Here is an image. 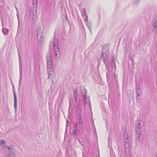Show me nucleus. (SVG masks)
<instances>
[{
	"label": "nucleus",
	"instance_id": "obj_1",
	"mask_svg": "<svg viewBox=\"0 0 157 157\" xmlns=\"http://www.w3.org/2000/svg\"><path fill=\"white\" fill-rule=\"evenodd\" d=\"M123 134L124 137L125 151L127 154L129 155L130 151V144L129 139V136L125 127L122 129Z\"/></svg>",
	"mask_w": 157,
	"mask_h": 157
},
{
	"label": "nucleus",
	"instance_id": "obj_2",
	"mask_svg": "<svg viewBox=\"0 0 157 157\" xmlns=\"http://www.w3.org/2000/svg\"><path fill=\"white\" fill-rule=\"evenodd\" d=\"M37 48L38 51H40L42 50L44 47V37L43 36L42 30L38 28L37 30Z\"/></svg>",
	"mask_w": 157,
	"mask_h": 157
},
{
	"label": "nucleus",
	"instance_id": "obj_3",
	"mask_svg": "<svg viewBox=\"0 0 157 157\" xmlns=\"http://www.w3.org/2000/svg\"><path fill=\"white\" fill-rule=\"evenodd\" d=\"M110 65L111 67V69H109L107 65H106V68L108 70V72L106 73V78L108 81V79L109 80L110 79L111 71H113L115 72L116 69V65L114 61V56H112V60Z\"/></svg>",
	"mask_w": 157,
	"mask_h": 157
},
{
	"label": "nucleus",
	"instance_id": "obj_4",
	"mask_svg": "<svg viewBox=\"0 0 157 157\" xmlns=\"http://www.w3.org/2000/svg\"><path fill=\"white\" fill-rule=\"evenodd\" d=\"M52 47L54 48L55 56H56L58 53H59V52L57 41L55 39L53 41H51L50 45L49 46L50 49Z\"/></svg>",
	"mask_w": 157,
	"mask_h": 157
},
{
	"label": "nucleus",
	"instance_id": "obj_5",
	"mask_svg": "<svg viewBox=\"0 0 157 157\" xmlns=\"http://www.w3.org/2000/svg\"><path fill=\"white\" fill-rule=\"evenodd\" d=\"M47 69L48 72H53L52 58L51 56L47 57Z\"/></svg>",
	"mask_w": 157,
	"mask_h": 157
},
{
	"label": "nucleus",
	"instance_id": "obj_6",
	"mask_svg": "<svg viewBox=\"0 0 157 157\" xmlns=\"http://www.w3.org/2000/svg\"><path fill=\"white\" fill-rule=\"evenodd\" d=\"M29 10L30 12V17H32L33 20H34L37 17V8L35 7H29Z\"/></svg>",
	"mask_w": 157,
	"mask_h": 157
},
{
	"label": "nucleus",
	"instance_id": "obj_7",
	"mask_svg": "<svg viewBox=\"0 0 157 157\" xmlns=\"http://www.w3.org/2000/svg\"><path fill=\"white\" fill-rule=\"evenodd\" d=\"M81 92L82 95V98L83 101V104L85 107V105L87 104L86 99V90L85 89H83L81 90Z\"/></svg>",
	"mask_w": 157,
	"mask_h": 157
},
{
	"label": "nucleus",
	"instance_id": "obj_8",
	"mask_svg": "<svg viewBox=\"0 0 157 157\" xmlns=\"http://www.w3.org/2000/svg\"><path fill=\"white\" fill-rule=\"evenodd\" d=\"M78 126V123L77 122H76L74 126V128L73 130V132L72 134L73 135V136L74 138H77L76 136L77 135V131H78L77 127Z\"/></svg>",
	"mask_w": 157,
	"mask_h": 157
},
{
	"label": "nucleus",
	"instance_id": "obj_9",
	"mask_svg": "<svg viewBox=\"0 0 157 157\" xmlns=\"http://www.w3.org/2000/svg\"><path fill=\"white\" fill-rule=\"evenodd\" d=\"M48 78H50L52 80V82H53V80L54 79V75L53 72H48Z\"/></svg>",
	"mask_w": 157,
	"mask_h": 157
},
{
	"label": "nucleus",
	"instance_id": "obj_10",
	"mask_svg": "<svg viewBox=\"0 0 157 157\" xmlns=\"http://www.w3.org/2000/svg\"><path fill=\"white\" fill-rule=\"evenodd\" d=\"M102 50L104 51V54L105 56V58L106 59L108 57L109 49H107L106 50L105 49L104 46L102 47Z\"/></svg>",
	"mask_w": 157,
	"mask_h": 157
},
{
	"label": "nucleus",
	"instance_id": "obj_11",
	"mask_svg": "<svg viewBox=\"0 0 157 157\" xmlns=\"http://www.w3.org/2000/svg\"><path fill=\"white\" fill-rule=\"evenodd\" d=\"M86 25H87V26L88 27L89 30L90 31V32L91 33L92 32H91V28H90L91 26H92V23H91V22H88V19H86Z\"/></svg>",
	"mask_w": 157,
	"mask_h": 157
},
{
	"label": "nucleus",
	"instance_id": "obj_12",
	"mask_svg": "<svg viewBox=\"0 0 157 157\" xmlns=\"http://www.w3.org/2000/svg\"><path fill=\"white\" fill-rule=\"evenodd\" d=\"M18 56H19V71L20 72H22V63H21V57L20 56V54L18 53Z\"/></svg>",
	"mask_w": 157,
	"mask_h": 157
},
{
	"label": "nucleus",
	"instance_id": "obj_13",
	"mask_svg": "<svg viewBox=\"0 0 157 157\" xmlns=\"http://www.w3.org/2000/svg\"><path fill=\"white\" fill-rule=\"evenodd\" d=\"M136 132V134H141V129L140 127L136 126L135 127Z\"/></svg>",
	"mask_w": 157,
	"mask_h": 157
},
{
	"label": "nucleus",
	"instance_id": "obj_14",
	"mask_svg": "<svg viewBox=\"0 0 157 157\" xmlns=\"http://www.w3.org/2000/svg\"><path fill=\"white\" fill-rule=\"evenodd\" d=\"M8 149H9V155L8 156V157H13L15 156V154L14 152L12 150H10V148L9 147Z\"/></svg>",
	"mask_w": 157,
	"mask_h": 157
},
{
	"label": "nucleus",
	"instance_id": "obj_15",
	"mask_svg": "<svg viewBox=\"0 0 157 157\" xmlns=\"http://www.w3.org/2000/svg\"><path fill=\"white\" fill-rule=\"evenodd\" d=\"M38 4V0H32V5L33 7H35L37 8Z\"/></svg>",
	"mask_w": 157,
	"mask_h": 157
},
{
	"label": "nucleus",
	"instance_id": "obj_16",
	"mask_svg": "<svg viewBox=\"0 0 157 157\" xmlns=\"http://www.w3.org/2000/svg\"><path fill=\"white\" fill-rule=\"evenodd\" d=\"M22 72H20V77L19 80V86H21V82L22 79Z\"/></svg>",
	"mask_w": 157,
	"mask_h": 157
},
{
	"label": "nucleus",
	"instance_id": "obj_17",
	"mask_svg": "<svg viewBox=\"0 0 157 157\" xmlns=\"http://www.w3.org/2000/svg\"><path fill=\"white\" fill-rule=\"evenodd\" d=\"M104 50H102V52H101V54L100 56V57H102V59L103 60V62H104V63L105 64V60H106V59H105V56L104 54Z\"/></svg>",
	"mask_w": 157,
	"mask_h": 157
},
{
	"label": "nucleus",
	"instance_id": "obj_18",
	"mask_svg": "<svg viewBox=\"0 0 157 157\" xmlns=\"http://www.w3.org/2000/svg\"><path fill=\"white\" fill-rule=\"evenodd\" d=\"M77 113H78V119H80L82 118L81 117V109H78V111H77Z\"/></svg>",
	"mask_w": 157,
	"mask_h": 157
},
{
	"label": "nucleus",
	"instance_id": "obj_19",
	"mask_svg": "<svg viewBox=\"0 0 157 157\" xmlns=\"http://www.w3.org/2000/svg\"><path fill=\"white\" fill-rule=\"evenodd\" d=\"M129 92L127 93V96L129 100V103H130L131 99V94L130 90H129Z\"/></svg>",
	"mask_w": 157,
	"mask_h": 157
},
{
	"label": "nucleus",
	"instance_id": "obj_20",
	"mask_svg": "<svg viewBox=\"0 0 157 157\" xmlns=\"http://www.w3.org/2000/svg\"><path fill=\"white\" fill-rule=\"evenodd\" d=\"M86 12V10L85 8H84L82 9L81 12V14L82 16L83 17L84 16Z\"/></svg>",
	"mask_w": 157,
	"mask_h": 157
},
{
	"label": "nucleus",
	"instance_id": "obj_21",
	"mask_svg": "<svg viewBox=\"0 0 157 157\" xmlns=\"http://www.w3.org/2000/svg\"><path fill=\"white\" fill-rule=\"evenodd\" d=\"M136 141H138V142H139L140 141V137L141 135V134H136Z\"/></svg>",
	"mask_w": 157,
	"mask_h": 157
},
{
	"label": "nucleus",
	"instance_id": "obj_22",
	"mask_svg": "<svg viewBox=\"0 0 157 157\" xmlns=\"http://www.w3.org/2000/svg\"><path fill=\"white\" fill-rule=\"evenodd\" d=\"M78 123L79 124H80L79 126V127H81L82 128L83 127V122L82 120V119L81 118L80 119H78Z\"/></svg>",
	"mask_w": 157,
	"mask_h": 157
},
{
	"label": "nucleus",
	"instance_id": "obj_23",
	"mask_svg": "<svg viewBox=\"0 0 157 157\" xmlns=\"http://www.w3.org/2000/svg\"><path fill=\"white\" fill-rule=\"evenodd\" d=\"M14 109L15 110H16V109L17 108V99H14Z\"/></svg>",
	"mask_w": 157,
	"mask_h": 157
},
{
	"label": "nucleus",
	"instance_id": "obj_24",
	"mask_svg": "<svg viewBox=\"0 0 157 157\" xmlns=\"http://www.w3.org/2000/svg\"><path fill=\"white\" fill-rule=\"evenodd\" d=\"M139 2H140L139 0H135L134 1L133 3H134V5L136 6H137Z\"/></svg>",
	"mask_w": 157,
	"mask_h": 157
},
{
	"label": "nucleus",
	"instance_id": "obj_25",
	"mask_svg": "<svg viewBox=\"0 0 157 157\" xmlns=\"http://www.w3.org/2000/svg\"><path fill=\"white\" fill-rule=\"evenodd\" d=\"M77 90H75L73 92V96L74 97H77Z\"/></svg>",
	"mask_w": 157,
	"mask_h": 157
},
{
	"label": "nucleus",
	"instance_id": "obj_26",
	"mask_svg": "<svg viewBox=\"0 0 157 157\" xmlns=\"http://www.w3.org/2000/svg\"><path fill=\"white\" fill-rule=\"evenodd\" d=\"M3 32L4 34H6L8 33V30L6 29H3Z\"/></svg>",
	"mask_w": 157,
	"mask_h": 157
},
{
	"label": "nucleus",
	"instance_id": "obj_27",
	"mask_svg": "<svg viewBox=\"0 0 157 157\" xmlns=\"http://www.w3.org/2000/svg\"><path fill=\"white\" fill-rule=\"evenodd\" d=\"M13 90V96H14V99H17L16 94V93L14 90Z\"/></svg>",
	"mask_w": 157,
	"mask_h": 157
},
{
	"label": "nucleus",
	"instance_id": "obj_28",
	"mask_svg": "<svg viewBox=\"0 0 157 157\" xmlns=\"http://www.w3.org/2000/svg\"><path fill=\"white\" fill-rule=\"evenodd\" d=\"M136 93H140L141 94V90L140 89H136Z\"/></svg>",
	"mask_w": 157,
	"mask_h": 157
},
{
	"label": "nucleus",
	"instance_id": "obj_29",
	"mask_svg": "<svg viewBox=\"0 0 157 157\" xmlns=\"http://www.w3.org/2000/svg\"><path fill=\"white\" fill-rule=\"evenodd\" d=\"M17 20H18V26H19V23H20V17L18 16V14H17Z\"/></svg>",
	"mask_w": 157,
	"mask_h": 157
},
{
	"label": "nucleus",
	"instance_id": "obj_30",
	"mask_svg": "<svg viewBox=\"0 0 157 157\" xmlns=\"http://www.w3.org/2000/svg\"><path fill=\"white\" fill-rule=\"evenodd\" d=\"M140 93H136V99L137 100V98L140 96Z\"/></svg>",
	"mask_w": 157,
	"mask_h": 157
},
{
	"label": "nucleus",
	"instance_id": "obj_31",
	"mask_svg": "<svg viewBox=\"0 0 157 157\" xmlns=\"http://www.w3.org/2000/svg\"><path fill=\"white\" fill-rule=\"evenodd\" d=\"M68 153H69V150L67 148H66V151H65L66 154L67 155L68 154Z\"/></svg>",
	"mask_w": 157,
	"mask_h": 157
},
{
	"label": "nucleus",
	"instance_id": "obj_32",
	"mask_svg": "<svg viewBox=\"0 0 157 157\" xmlns=\"http://www.w3.org/2000/svg\"><path fill=\"white\" fill-rule=\"evenodd\" d=\"M69 123V121L67 120V127L66 129V131L67 130V127L68 125V123Z\"/></svg>",
	"mask_w": 157,
	"mask_h": 157
},
{
	"label": "nucleus",
	"instance_id": "obj_33",
	"mask_svg": "<svg viewBox=\"0 0 157 157\" xmlns=\"http://www.w3.org/2000/svg\"><path fill=\"white\" fill-rule=\"evenodd\" d=\"M5 142L6 143V142L3 140H1L0 141V143L1 144H4Z\"/></svg>",
	"mask_w": 157,
	"mask_h": 157
},
{
	"label": "nucleus",
	"instance_id": "obj_34",
	"mask_svg": "<svg viewBox=\"0 0 157 157\" xmlns=\"http://www.w3.org/2000/svg\"><path fill=\"white\" fill-rule=\"evenodd\" d=\"M140 89V85H136V89Z\"/></svg>",
	"mask_w": 157,
	"mask_h": 157
},
{
	"label": "nucleus",
	"instance_id": "obj_35",
	"mask_svg": "<svg viewBox=\"0 0 157 157\" xmlns=\"http://www.w3.org/2000/svg\"><path fill=\"white\" fill-rule=\"evenodd\" d=\"M74 98H75L74 100V101L76 103H77V97H74Z\"/></svg>",
	"mask_w": 157,
	"mask_h": 157
},
{
	"label": "nucleus",
	"instance_id": "obj_36",
	"mask_svg": "<svg viewBox=\"0 0 157 157\" xmlns=\"http://www.w3.org/2000/svg\"><path fill=\"white\" fill-rule=\"evenodd\" d=\"M0 15L1 17V18H2V23L3 24V19H2V15H1V11H0Z\"/></svg>",
	"mask_w": 157,
	"mask_h": 157
},
{
	"label": "nucleus",
	"instance_id": "obj_37",
	"mask_svg": "<svg viewBox=\"0 0 157 157\" xmlns=\"http://www.w3.org/2000/svg\"><path fill=\"white\" fill-rule=\"evenodd\" d=\"M136 126H138V127H141V125H140V123H139L138 125H137Z\"/></svg>",
	"mask_w": 157,
	"mask_h": 157
},
{
	"label": "nucleus",
	"instance_id": "obj_38",
	"mask_svg": "<svg viewBox=\"0 0 157 157\" xmlns=\"http://www.w3.org/2000/svg\"><path fill=\"white\" fill-rule=\"evenodd\" d=\"M156 23H155V25L154 26V27L155 28H156L157 26V25H156Z\"/></svg>",
	"mask_w": 157,
	"mask_h": 157
},
{
	"label": "nucleus",
	"instance_id": "obj_39",
	"mask_svg": "<svg viewBox=\"0 0 157 157\" xmlns=\"http://www.w3.org/2000/svg\"><path fill=\"white\" fill-rule=\"evenodd\" d=\"M12 86H13V87H12V89H13V90H14V86H13V85H12Z\"/></svg>",
	"mask_w": 157,
	"mask_h": 157
},
{
	"label": "nucleus",
	"instance_id": "obj_40",
	"mask_svg": "<svg viewBox=\"0 0 157 157\" xmlns=\"http://www.w3.org/2000/svg\"><path fill=\"white\" fill-rule=\"evenodd\" d=\"M86 18H87V19H88V17L87 15H86Z\"/></svg>",
	"mask_w": 157,
	"mask_h": 157
},
{
	"label": "nucleus",
	"instance_id": "obj_41",
	"mask_svg": "<svg viewBox=\"0 0 157 157\" xmlns=\"http://www.w3.org/2000/svg\"><path fill=\"white\" fill-rule=\"evenodd\" d=\"M88 103H89V105H90V102H89Z\"/></svg>",
	"mask_w": 157,
	"mask_h": 157
},
{
	"label": "nucleus",
	"instance_id": "obj_42",
	"mask_svg": "<svg viewBox=\"0 0 157 157\" xmlns=\"http://www.w3.org/2000/svg\"><path fill=\"white\" fill-rule=\"evenodd\" d=\"M157 157V155H156V157Z\"/></svg>",
	"mask_w": 157,
	"mask_h": 157
},
{
	"label": "nucleus",
	"instance_id": "obj_43",
	"mask_svg": "<svg viewBox=\"0 0 157 157\" xmlns=\"http://www.w3.org/2000/svg\"><path fill=\"white\" fill-rule=\"evenodd\" d=\"M48 104L50 105V103L49 102L48 103Z\"/></svg>",
	"mask_w": 157,
	"mask_h": 157
},
{
	"label": "nucleus",
	"instance_id": "obj_44",
	"mask_svg": "<svg viewBox=\"0 0 157 157\" xmlns=\"http://www.w3.org/2000/svg\"><path fill=\"white\" fill-rule=\"evenodd\" d=\"M155 22H156L157 21L156 20H155Z\"/></svg>",
	"mask_w": 157,
	"mask_h": 157
},
{
	"label": "nucleus",
	"instance_id": "obj_45",
	"mask_svg": "<svg viewBox=\"0 0 157 157\" xmlns=\"http://www.w3.org/2000/svg\"><path fill=\"white\" fill-rule=\"evenodd\" d=\"M156 45H157V44H156Z\"/></svg>",
	"mask_w": 157,
	"mask_h": 157
}]
</instances>
